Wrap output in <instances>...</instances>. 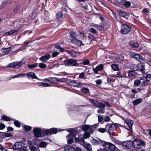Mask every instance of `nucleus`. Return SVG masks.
I'll return each instance as SVG.
<instances>
[{
	"label": "nucleus",
	"instance_id": "f257e3e1",
	"mask_svg": "<svg viewBox=\"0 0 151 151\" xmlns=\"http://www.w3.org/2000/svg\"><path fill=\"white\" fill-rule=\"evenodd\" d=\"M145 145V142L144 141L140 140L138 139H136L133 142L128 141L126 144L125 141L123 142V146L127 148H129L131 146L133 145L135 148L139 149L141 148L142 146Z\"/></svg>",
	"mask_w": 151,
	"mask_h": 151
},
{
	"label": "nucleus",
	"instance_id": "f03ea898",
	"mask_svg": "<svg viewBox=\"0 0 151 151\" xmlns=\"http://www.w3.org/2000/svg\"><path fill=\"white\" fill-rule=\"evenodd\" d=\"M64 65L66 66H78L79 64L77 63L76 60L73 59H67L64 61Z\"/></svg>",
	"mask_w": 151,
	"mask_h": 151
},
{
	"label": "nucleus",
	"instance_id": "7ed1b4c3",
	"mask_svg": "<svg viewBox=\"0 0 151 151\" xmlns=\"http://www.w3.org/2000/svg\"><path fill=\"white\" fill-rule=\"evenodd\" d=\"M131 57L135 59L140 63H143L144 62H145V58L141 56L140 54L138 53L132 55Z\"/></svg>",
	"mask_w": 151,
	"mask_h": 151
},
{
	"label": "nucleus",
	"instance_id": "20e7f679",
	"mask_svg": "<svg viewBox=\"0 0 151 151\" xmlns=\"http://www.w3.org/2000/svg\"><path fill=\"white\" fill-rule=\"evenodd\" d=\"M33 132L35 136L37 137H41L44 136L43 131L39 128H35L33 129Z\"/></svg>",
	"mask_w": 151,
	"mask_h": 151
},
{
	"label": "nucleus",
	"instance_id": "39448f33",
	"mask_svg": "<svg viewBox=\"0 0 151 151\" xmlns=\"http://www.w3.org/2000/svg\"><path fill=\"white\" fill-rule=\"evenodd\" d=\"M106 130L109 134H111V132L114 131L116 129V126L115 124H108L106 126Z\"/></svg>",
	"mask_w": 151,
	"mask_h": 151
},
{
	"label": "nucleus",
	"instance_id": "423d86ee",
	"mask_svg": "<svg viewBox=\"0 0 151 151\" xmlns=\"http://www.w3.org/2000/svg\"><path fill=\"white\" fill-rule=\"evenodd\" d=\"M24 145V143L22 142H17L13 146L12 148L14 149H18L22 148Z\"/></svg>",
	"mask_w": 151,
	"mask_h": 151
},
{
	"label": "nucleus",
	"instance_id": "0eeeda50",
	"mask_svg": "<svg viewBox=\"0 0 151 151\" xmlns=\"http://www.w3.org/2000/svg\"><path fill=\"white\" fill-rule=\"evenodd\" d=\"M104 68V65L101 64L96 66L95 68H93L92 70L95 73L97 74L99 71L102 70Z\"/></svg>",
	"mask_w": 151,
	"mask_h": 151
},
{
	"label": "nucleus",
	"instance_id": "6e6552de",
	"mask_svg": "<svg viewBox=\"0 0 151 151\" xmlns=\"http://www.w3.org/2000/svg\"><path fill=\"white\" fill-rule=\"evenodd\" d=\"M68 82H70V84L71 86L74 87H78L81 85V83L77 80H72L69 79Z\"/></svg>",
	"mask_w": 151,
	"mask_h": 151
},
{
	"label": "nucleus",
	"instance_id": "1a4fd4ad",
	"mask_svg": "<svg viewBox=\"0 0 151 151\" xmlns=\"http://www.w3.org/2000/svg\"><path fill=\"white\" fill-rule=\"evenodd\" d=\"M140 79L143 81L141 82V85L142 86H145L147 85L150 82V80L147 79L145 76H142L140 78Z\"/></svg>",
	"mask_w": 151,
	"mask_h": 151
},
{
	"label": "nucleus",
	"instance_id": "9d476101",
	"mask_svg": "<svg viewBox=\"0 0 151 151\" xmlns=\"http://www.w3.org/2000/svg\"><path fill=\"white\" fill-rule=\"evenodd\" d=\"M50 55L48 54H46L44 55L41 56L40 58V60L42 62H46L47 61L49 60Z\"/></svg>",
	"mask_w": 151,
	"mask_h": 151
},
{
	"label": "nucleus",
	"instance_id": "9b49d317",
	"mask_svg": "<svg viewBox=\"0 0 151 151\" xmlns=\"http://www.w3.org/2000/svg\"><path fill=\"white\" fill-rule=\"evenodd\" d=\"M131 29V27L129 25L123 24V34L128 33Z\"/></svg>",
	"mask_w": 151,
	"mask_h": 151
},
{
	"label": "nucleus",
	"instance_id": "f8f14e48",
	"mask_svg": "<svg viewBox=\"0 0 151 151\" xmlns=\"http://www.w3.org/2000/svg\"><path fill=\"white\" fill-rule=\"evenodd\" d=\"M71 41L72 43L76 44L79 46L84 45V44H83L81 41L76 38L71 39Z\"/></svg>",
	"mask_w": 151,
	"mask_h": 151
},
{
	"label": "nucleus",
	"instance_id": "ddd939ff",
	"mask_svg": "<svg viewBox=\"0 0 151 151\" xmlns=\"http://www.w3.org/2000/svg\"><path fill=\"white\" fill-rule=\"evenodd\" d=\"M21 64V62H15L11 63L9 64L8 65H6L7 67H12L13 68H16L17 66H19Z\"/></svg>",
	"mask_w": 151,
	"mask_h": 151
},
{
	"label": "nucleus",
	"instance_id": "4468645a",
	"mask_svg": "<svg viewBox=\"0 0 151 151\" xmlns=\"http://www.w3.org/2000/svg\"><path fill=\"white\" fill-rule=\"evenodd\" d=\"M92 126L90 125L85 124L82 127V130L84 131H86L87 130H89L91 131L92 132H93L92 130Z\"/></svg>",
	"mask_w": 151,
	"mask_h": 151
},
{
	"label": "nucleus",
	"instance_id": "2eb2a0df",
	"mask_svg": "<svg viewBox=\"0 0 151 151\" xmlns=\"http://www.w3.org/2000/svg\"><path fill=\"white\" fill-rule=\"evenodd\" d=\"M67 139L68 143L69 144L72 143L73 142V137H74L72 134H70L66 136Z\"/></svg>",
	"mask_w": 151,
	"mask_h": 151
},
{
	"label": "nucleus",
	"instance_id": "dca6fc26",
	"mask_svg": "<svg viewBox=\"0 0 151 151\" xmlns=\"http://www.w3.org/2000/svg\"><path fill=\"white\" fill-rule=\"evenodd\" d=\"M27 76L28 78L29 79L37 78L35 74L33 72H30L28 73L27 74Z\"/></svg>",
	"mask_w": 151,
	"mask_h": 151
},
{
	"label": "nucleus",
	"instance_id": "f3484780",
	"mask_svg": "<svg viewBox=\"0 0 151 151\" xmlns=\"http://www.w3.org/2000/svg\"><path fill=\"white\" fill-rule=\"evenodd\" d=\"M109 27V26H108L107 25H105L104 26H102L101 25H98L97 27V29L98 30L101 31L102 30H106Z\"/></svg>",
	"mask_w": 151,
	"mask_h": 151
},
{
	"label": "nucleus",
	"instance_id": "a211bd4d",
	"mask_svg": "<svg viewBox=\"0 0 151 151\" xmlns=\"http://www.w3.org/2000/svg\"><path fill=\"white\" fill-rule=\"evenodd\" d=\"M64 149L65 151H76L75 148L69 145L64 146Z\"/></svg>",
	"mask_w": 151,
	"mask_h": 151
},
{
	"label": "nucleus",
	"instance_id": "6ab92c4d",
	"mask_svg": "<svg viewBox=\"0 0 151 151\" xmlns=\"http://www.w3.org/2000/svg\"><path fill=\"white\" fill-rule=\"evenodd\" d=\"M130 68L134 71H138L139 69L138 66L134 64H132L130 65Z\"/></svg>",
	"mask_w": 151,
	"mask_h": 151
},
{
	"label": "nucleus",
	"instance_id": "aec40b11",
	"mask_svg": "<svg viewBox=\"0 0 151 151\" xmlns=\"http://www.w3.org/2000/svg\"><path fill=\"white\" fill-rule=\"evenodd\" d=\"M18 31V30L17 29L12 30L4 33V35L6 36H8L9 35H11L12 34H14L15 33L17 32Z\"/></svg>",
	"mask_w": 151,
	"mask_h": 151
},
{
	"label": "nucleus",
	"instance_id": "412c9836",
	"mask_svg": "<svg viewBox=\"0 0 151 151\" xmlns=\"http://www.w3.org/2000/svg\"><path fill=\"white\" fill-rule=\"evenodd\" d=\"M11 47H9L7 48H2L1 51L2 53H4L5 55H7L8 54L9 52L11 50Z\"/></svg>",
	"mask_w": 151,
	"mask_h": 151
},
{
	"label": "nucleus",
	"instance_id": "4be33fe9",
	"mask_svg": "<svg viewBox=\"0 0 151 151\" xmlns=\"http://www.w3.org/2000/svg\"><path fill=\"white\" fill-rule=\"evenodd\" d=\"M125 123L128 126L129 129H132V126L133 124V122L131 119H127L125 121Z\"/></svg>",
	"mask_w": 151,
	"mask_h": 151
},
{
	"label": "nucleus",
	"instance_id": "5701e85b",
	"mask_svg": "<svg viewBox=\"0 0 151 151\" xmlns=\"http://www.w3.org/2000/svg\"><path fill=\"white\" fill-rule=\"evenodd\" d=\"M129 45L133 48H137L139 46V44L137 42H134L133 41L130 42Z\"/></svg>",
	"mask_w": 151,
	"mask_h": 151
},
{
	"label": "nucleus",
	"instance_id": "b1692460",
	"mask_svg": "<svg viewBox=\"0 0 151 151\" xmlns=\"http://www.w3.org/2000/svg\"><path fill=\"white\" fill-rule=\"evenodd\" d=\"M80 52L75 51H73L72 52L71 56L73 58H76L80 55Z\"/></svg>",
	"mask_w": 151,
	"mask_h": 151
},
{
	"label": "nucleus",
	"instance_id": "393cba45",
	"mask_svg": "<svg viewBox=\"0 0 151 151\" xmlns=\"http://www.w3.org/2000/svg\"><path fill=\"white\" fill-rule=\"evenodd\" d=\"M142 101V99L141 98L137 99L133 102V104L134 105H136L140 104Z\"/></svg>",
	"mask_w": 151,
	"mask_h": 151
},
{
	"label": "nucleus",
	"instance_id": "a878e982",
	"mask_svg": "<svg viewBox=\"0 0 151 151\" xmlns=\"http://www.w3.org/2000/svg\"><path fill=\"white\" fill-rule=\"evenodd\" d=\"M75 140L76 142H78L81 144H82L84 142V140L83 138H75Z\"/></svg>",
	"mask_w": 151,
	"mask_h": 151
},
{
	"label": "nucleus",
	"instance_id": "bb28decb",
	"mask_svg": "<svg viewBox=\"0 0 151 151\" xmlns=\"http://www.w3.org/2000/svg\"><path fill=\"white\" fill-rule=\"evenodd\" d=\"M26 74L25 73H21L19 74H17V75L13 76L10 78V80L11 79H14L16 78H18L21 77L22 76L25 75Z\"/></svg>",
	"mask_w": 151,
	"mask_h": 151
},
{
	"label": "nucleus",
	"instance_id": "cd10ccee",
	"mask_svg": "<svg viewBox=\"0 0 151 151\" xmlns=\"http://www.w3.org/2000/svg\"><path fill=\"white\" fill-rule=\"evenodd\" d=\"M123 5L126 8L129 7L131 5V3L129 1H126V0H123Z\"/></svg>",
	"mask_w": 151,
	"mask_h": 151
},
{
	"label": "nucleus",
	"instance_id": "c85d7f7f",
	"mask_svg": "<svg viewBox=\"0 0 151 151\" xmlns=\"http://www.w3.org/2000/svg\"><path fill=\"white\" fill-rule=\"evenodd\" d=\"M49 82L51 83H56L58 82V79L55 77H49Z\"/></svg>",
	"mask_w": 151,
	"mask_h": 151
},
{
	"label": "nucleus",
	"instance_id": "c756f323",
	"mask_svg": "<svg viewBox=\"0 0 151 151\" xmlns=\"http://www.w3.org/2000/svg\"><path fill=\"white\" fill-rule=\"evenodd\" d=\"M1 118L2 120H4L6 121H9L10 120L14 121L13 119H10L9 117L5 115L1 116Z\"/></svg>",
	"mask_w": 151,
	"mask_h": 151
},
{
	"label": "nucleus",
	"instance_id": "7c9ffc66",
	"mask_svg": "<svg viewBox=\"0 0 151 151\" xmlns=\"http://www.w3.org/2000/svg\"><path fill=\"white\" fill-rule=\"evenodd\" d=\"M111 143L108 142H105L103 144V146L105 148V149L106 150H108Z\"/></svg>",
	"mask_w": 151,
	"mask_h": 151
},
{
	"label": "nucleus",
	"instance_id": "2f4dec72",
	"mask_svg": "<svg viewBox=\"0 0 151 151\" xmlns=\"http://www.w3.org/2000/svg\"><path fill=\"white\" fill-rule=\"evenodd\" d=\"M37 66L41 68L44 69L46 67L47 65L46 64L42 63L37 64Z\"/></svg>",
	"mask_w": 151,
	"mask_h": 151
},
{
	"label": "nucleus",
	"instance_id": "473e14b6",
	"mask_svg": "<svg viewBox=\"0 0 151 151\" xmlns=\"http://www.w3.org/2000/svg\"><path fill=\"white\" fill-rule=\"evenodd\" d=\"M86 149L88 151H92V147L91 145L86 143L85 145Z\"/></svg>",
	"mask_w": 151,
	"mask_h": 151
},
{
	"label": "nucleus",
	"instance_id": "72a5a7b5",
	"mask_svg": "<svg viewBox=\"0 0 151 151\" xmlns=\"http://www.w3.org/2000/svg\"><path fill=\"white\" fill-rule=\"evenodd\" d=\"M112 69L114 71H116L118 70L119 67L117 65L113 64L111 65Z\"/></svg>",
	"mask_w": 151,
	"mask_h": 151
},
{
	"label": "nucleus",
	"instance_id": "f704fd0d",
	"mask_svg": "<svg viewBox=\"0 0 151 151\" xmlns=\"http://www.w3.org/2000/svg\"><path fill=\"white\" fill-rule=\"evenodd\" d=\"M129 17V14L123 12V18L126 20H128Z\"/></svg>",
	"mask_w": 151,
	"mask_h": 151
},
{
	"label": "nucleus",
	"instance_id": "c9c22d12",
	"mask_svg": "<svg viewBox=\"0 0 151 151\" xmlns=\"http://www.w3.org/2000/svg\"><path fill=\"white\" fill-rule=\"evenodd\" d=\"M81 91L82 92L85 93H87L89 92V89L88 88H82L81 89Z\"/></svg>",
	"mask_w": 151,
	"mask_h": 151
},
{
	"label": "nucleus",
	"instance_id": "e433bc0d",
	"mask_svg": "<svg viewBox=\"0 0 151 151\" xmlns=\"http://www.w3.org/2000/svg\"><path fill=\"white\" fill-rule=\"evenodd\" d=\"M23 127L26 131H29L32 129V127H31L26 125H23Z\"/></svg>",
	"mask_w": 151,
	"mask_h": 151
},
{
	"label": "nucleus",
	"instance_id": "4c0bfd02",
	"mask_svg": "<svg viewBox=\"0 0 151 151\" xmlns=\"http://www.w3.org/2000/svg\"><path fill=\"white\" fill-rule=\"evenodd\" d=\"M97 107L100 108L101 109H104L105 108V105L101 103H99L98 105H97Z\"/></svg>",
	"mask_w": 151,
	"mask_h": 151
},
{
	"label": "nucleus",
	"instance_id": "58836bf2",
	"mask_svg": "<svg viewBox=\"0 0 151 151\" xmlns=\"http://www.w3.org/2000/svg\"><path fill=\"white\" fill-rule=\"evenodd\" d=\"M140 84H141V82L140 80H136L134 82V85L135 86H138Z\"/></svg>",
	"mask_w": 151,
	"mask_h": 151
},
{
	"label": "nucleus",
	"instance_id": "ea45409f",
	"mask_svg": "<svg viewBox=\"0 0 151 151\" xmlns=\"http://www.w3.org/2000/svg\"><path fill=\"white\" fill-rule=\"evenodd\" d=\"M70 36L72 38V39L76 38L77 37L76 34L73 32H72L70 33Z\"/></svg>",
	"mask_w": 151,
	"mask_h": 151
},
{
	"label": "nucleus",
	"instance_id": "a19ab883",
	"mask_svg": "<svg viewBox=\"0 0 151 151\" xmlns=\"http://www.w3.org/2000/svg\"><path fill=\"white\" fill-rule=\"evenodd\" d=\"M43 131L44 134L45 135V136L46 135H47L48 134H51V129H46L45 130V131Z\"/></svg>",
	"mask_w": 151,
	"mask_h": 151
},
{
	"label": "nucleus",
	"instance_id": "79ce46f5",
	"mask_svg": "<svg viewBox=\"0 0 151 151\" xmlns=\"http://www.w3.org/2000/svg\"><path fill=\"white\" fill-rule=\"evenodd\" d=\"M40 85L43 86L44 87H49L50 86V84L47 83L43 82L41 83Z\"/></svg>",
	"mask_w": 151,
	"mask_h": 151
},
{
	"label": "nucleus",
	"instance_id": "37998d69",
	"mask_svg": "<svg viewBox=\"0 0 151 151\" xmlns=\"http://www.w3.org/2000/svg\"><path fill=\"white\" fill-rule=\"evenodd\" d=\"M14 124L16 127H20V123L17 120L14 121Z\"/></svg>",
	"mask_w": 151,
	"mask_h": 151
},
{
	"label": "nucleus",
	"instance_id": "c03bdc74",
	"mask_svg": "<svg viewBox=\"0 0 151 151\" xmlns=\"http://www.w3.org/2000/svg\"><path fill=\"white\" fill-rule=\"evenodd\" d=\"M92 143L93 145H98L99 144V142L97 140L93 139L92 140Z\"/></svg>",
	"mask_w": 151,
	"mask_h": 151
},
{
	"label": "nucleus",
	"instance_id": "a18cd8bd",
	"mask_svg": "<svg viewBox=\"0 0 151 151\" xmlns=\"http://www.w3.org/2000/svg\"><path fill=\"white\" fill-rule=\"evenodd\" d=\"M69 79H68L66 78H63L60 79H59L58 80V82H67L68 81V80Z\"/></svg>",
	"mask_w": 151,
	"mask_h": 151
},
{
	"label": "nucleus",
	"instance_id": "49530a36",
	"mask_svg": "<svg viewBox=\"0 0 151 151\" xmlns=\"http://www.w3.org/2000/svg\"><path fill=\"white\" fill-rule=\"evenodd\" d=\"M115 146L114 145L111 143L108 150H110L112 151V150H114L115 149Z\"/></svg>",
	"mask_w": 151,
	"mask_h": 151
},
{
	"label": "nucleus",
	"instance_id": "de8ad7c7",
	"mask_svg": "<svg viewBox=\"0 0 151 151\" xmlns=\"http://www.w3.org/2000/svg\"><path fill=\"white\" fill-rule=\"evenodd\" d=\"M47 145L46 142H41L40 144V146L41 147H45Z\"/></svg>",
	"mask_w": 151,
	"mask_h": 151
},
{
	"label": "nucleus",
	"instance_id": "09e8293b",
	"mask_svg": "<svg viewBox=\"0 0 151 151\" xmlns=\"http://www.w3.org/2000/svg\"><path fill=\"white\" fill-rule=\"evenodd\" d=\"M98 131L101 133H104L106 130V128H100L98 129Z\"/></svg>",
	"mask_w": 151,
	"mask_h": 151
},
{
	"label": "nucleus",
	"instance_id": "8fccbe9b",
	"mask_svg": "<svg viewBox=\"0 0 151 151\" xmlns=\"http://www.w3.org/2000/svg\"><path fill=\"white\" fill-rule=\"evenodd\" d=\"M55 47L56 48L60 50V51L62 52L64 51V49L59 45H56Z\"/></svg>",
	"mask_w": 151,
	"mask_h": 151
},
{
	"label": "nucleus",
	"instance_id": "3c124183",
	"mask_svg": "<svg viewBox=\"0 0 151 151\" xmlns=\"http://www.w3.org/2000/svg\"><path fill=\"white\" fill-rule=\"evenodd\" d=\"M82 63L84 65H89L90 64V62L88 60H85L83 61Z\"/></svg>",
	"mask_w": 151,
	"mask_h": 151
},
{
	"label": "nucleus",
	"instance_id": "603ef678",
	"mask_svg": "<svg viewBox=\"0 0 151 151\" xmlns=\"http://www.w3.org/2000/svg\"><path fill=\"white\" fill-rule=\"evenodd\" d=\"M145 65L143 64L141 65L140 66V71L142 73H145Z\"/></svg>",
	"mask_w": 151,
	"mask_h": 151
},
{
	"label": "nucleus",
	"instance_id": "864d4df0",
	"mask_svg": "<svg viewBox=\"0 0 151 151\" xmlns=\"http://www.w3.org/2000/svg\"><path fill=\"white\" fill-rule=\"evenodd\" d=\"M135 72L134 71L130 70L128 73V76L130 77L135 75Z\"/></svg>",
	"mask_w": 151,
	"mask_h": 151
},
{
	"label": "nucleus",
	"instance_id": "5fc2aeb1",
	"mask_svg": "<svg viewBox=\"0 0 151 151\" xmlns=\"http://www.w3.org/2000/svg\"><path fill=\"white\" fill-rule=\"evenodd\" d=\"M37 66V64H36L29 65H28V67L29 68L32 69L36 68Z\"/></svg>",
	"mask_w": 151,
	"mask_h": 151
},
{
	"label": "nucleus",
	"instance_id": "6e6d98bb",
	"mask_svg": "<svg viewBox=\"0 0 151 151\" xmlns=\"http://www.w3.org/2000/svg\"><path fill=\"white\" fill-rule=\"evenodd\" d=\"M90 136V134L88 132H85L83 134V137L85 139L88 138Z\"/></svg>",
	"mask_w": 151,
	"mask_h": 151
},
{
	"label": "nucleus",
	"instance_id": "4d7b16f0",
	"mask_svg": "<svg viewBox=\"0 0 151 151\" xmlns=\"http://www.w3.org/2000/svg\"><path fill=\"white\" fill-rule=\"evenodd\" d=\"M29 148L31 151H35L36 150V148L35 147L32 145H29Z\"/></svg>",
	"mask_w": 151,
	"mask_h": 151
},
{
	"label": "nucleus",
	"instance_id": "13d9d810",
	"mask_svg": "<svg viewBox=\"0 0 151 151\" xmlns=\"http://www.w3.org/2000/svg\"><path fill=\"white\" fill-rule=\"evenodd\" d=\"M51 133L56 134L57 132V129L56 128H53L51 129Z\"/></svg>",
	"mask_w": 151,
	"mask_h": 151
},
{
	"label": "nucleus",
	"instance_id": "bf43d9fd",
	"mask_svg": "<svg viewBox=\"0 0 151 151\" xmlns=\"http://www.w3.org/2000/svg\"><path fill=\"white\" fill-rule=\"evenodd\" d=\"M89 30L93 34H95L97 32V31L95 29L92 28H89Z\"/></svg>",
	"mask_w": 151,
	"mask_h": 151
},
{
	"label": "nucleus",
	"instance_id": "052dcab7",
	"mask_svg": "<svg viewBox=\"0 0 151 151\" xmlns=\"http://www.w3.org/2000/svg\"><path fill=\"white\" fill-rule=\"evenodd\" d=\"M85 76V74L83 72L81 73L79 75V78L81 79H83Z\"/></svg>",
	"mask_w": 151,
	"mask_h": 151
},
{
	"label": "nucleus",
	"instance_id": "680f3d73",
	"mask_svg": "<svg viewBox=\"0 0 151 151\" xmlns=\"http://www.w3.org/2000/svg\"><path fill=\"white\" fill-rule=\"evenodd\" d=\"M57 17L58 18H60L62 17L63 16V14L61 12H59L57 14Z\"/></svg>",
	"mask_w": 151,
	"mask_h": 151
},
{
	"label": "nucleus",
	"instance_id": "e2e57ef3",
	"mask_svg": "<svg viewBox=\"0 0 151 151\" xmlns=\"http://www.w3.org/2000/svg\"><path fill=\"white\" fill-rule=\"evenodd\" d=\"M95 82L97 85H101L102 83V81L101 79H98L96 80Z\"/></svg>",
	"mask_w": 151,
	"mask_h": 151
},
{
	"label": "nucleus",
	"instance_id": "0e129e2a",
	"mask_svg": "<svg viewBox=\"0 0 151 151\" xmlns=\"http://www.w3.org/2000/svg\"><path fill=\"white\" fill-rule=\"evenodd\" d=\"M59 54V52H53L52 54V56L54 58L56 57Z\"/></svg>",
	"mask_w": 151,
	"mask_h": 151
},
{
	"label": "nucleus",
	"instance_id": "69168bd1",
	"mask_svg": "<svg viewBox=\"0 0 151 151\" xmlns=\"http://www.w3.org/2000/svg\"><path fill=\"white\" fill-rule=\"evenodd\" d=\"M142 12L143 13L146 14L149 12V10L148 8H144L142 10Z\"/></svg>",
	"mask_w": 151,
	"mask_h": 151
},
{
	"label": "nucleus",
	"instance_id": "338daca9",
	"mask_svg": "<svg viewBox=\"0 0 151 151\" xmlns=\"http://www.w3.org/2000/svg\"><path fill=\"white\" fill-rule=\"evenodd\" d=\"M147 79L150 80V81L151 80V74H148L146 75V76H145Z\"/></svg>",
	"mask_w": 151,
	"mask_h": 151
},
{
	"label": "nucleus",
	"instance_id": "774afa93",
	"mask_svg": "<svg viewBox=\"0 0 151 151\" xmlns=\"http://www.w3.org/2000/svg\"><path fill=\"white\" fill-rule=\"evenodd\" d=\"M0 151H8V150L3 148V147L0 145Z\"/></svg>",
	"mask_w": 151,
	"mask_h": 151
}]
</instances>
